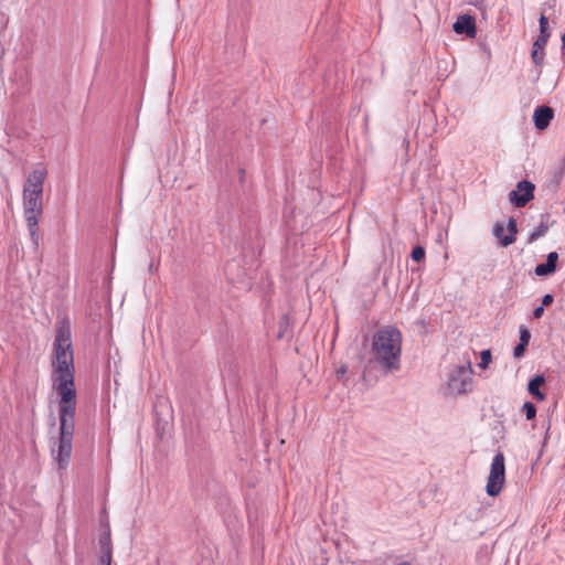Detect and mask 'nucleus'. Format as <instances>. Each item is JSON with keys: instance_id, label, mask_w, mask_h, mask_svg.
I'll return each instance as SVG.
<instances>
[{"instance_id": "obj_27", "label": "nucleus", "mask_w": 565, "mask_h": 565, "mask_svg": "<svg viewBox=\"0 0 565 565\" xmlns=\"http://www.w3.org/2000/svg\"><path fill=\"white\" fill-rule=\"evenodd\" d=\"M562 43H563V46H565V34L562 35Z\"/></svg>"}, {"instance_id": "obj_9", "label": "nucleus", "mask_w": 565, "mask_h": 565, "mask_svg": "<svg viewBox=\"0 0 565 565\" xmlns=\"http://www.w3.org/2000/svg\"><path fill=\"white\" fill-rule=\"evenodd\" d=\"M454 31L457 34H467L468 36H476V22L475 19L469 14L460 15L452 25Z\"/></svg>"}, {"instance_id": "obj_11", "label": "nucleus", "mask_w": 565, "mask_h": 565, "mask_svg": "<svg viewBox=\"0 0 565 565\" xmlns=\"http://www.w3.org/2000/svg\"><path fill=\"white\" fill-rule=\"evenodd\" d=\"M545 383V377L542 374L535 375L527 383L529 393L537 401H544L545 394L540 391V387Z\"/></svg>"}, {"instance_id": "obj_15", "label": "nucleus", "mask_w": 565, "mask_h": 565, "mask_svg": "<svg viewBox=\"0 0 565 565\" xmlns=\"http://www.w3.org/2000/svg\"><path fill=\"white\" fill-rule=\"evenodd\" d=\"M544 47L545 45L536 46V41L533 43V50L531 55L534 64L537 66H541L544 62Z\"/></svg>"}, {"instance_id": "obj_20", "label": "nucleus", "mask_w": 565, "mask_h": 565, "mask_svg": "<svg viewBox=\"0 0 565 565\" xmlns=\"http://www.w3.org/2000/svg\"><path fill=\"white\" fill-rule=\"evenodd\" d=\"M412 258L415 262H422L425 258V249L422 246H415L412 250Z\"/></svg>"}, {"instance_id": "obj_6", "label": "nucleus", "mask_w": 565, "mask_h": 565, "mask_svg": "<svg viewBox=\"0 0 565 565\" xmlns=\"http://www.w3.org/2000/svg\"><path fill=\"white\" fill-rule=\"evenodd\" d=\"M535 185L527 180L518 182L516 189L509 193V201L515 207L525 206L534 198Z\"/></svg>"}, {"instance_id": "obj_7", "label": "nucleus", "mask_w": 565, "mask_h": 565, "mask_svg": "<svg viewBox=\"0 0 565 565\" xmlns=\"http://www.w3.org/2000/svg\"><path fill=\"white\" fill-rule=\"evenodd\" d=\"M47 177L46 169L39 164L30 174L28 175L24 186L23 194H43L44 181Z\"/></svg>"}, {"instance_id": "obj_25", "label": "nucleus", "mask_w": 565, "mask_h": 565, "mask_svg": "<svg viewBox=\"0 0 565 565\" xmlns=\"http://www.w3.org/2000/svg\"><path fill=\"white\" fill-rule=\"evenodd\" d=\"M543 313H544V307L543 306L536 307L533 310V312H532L533 318H535V319H540L543 316Z\"/></svg>"}, {"instance_id": "obj_17", "label": "nucleus", "mask_w": 565, "mask_h": 565, "mask_svg": "<svg viewBox=\"0 0 565 565\" xmlns=\"http://www.w3.org/2000/svg\"><path fill=\"white\" fill-rule=\"evenodd\" d=\"M99 545H100L102 552L113 551L110 533L109 532H107V533H105L104 535L100 536Z\"/></svg>"}, {"instance_id": "obj_2", "label": "nucleus", "mask_w": 565, "mask_h": 565, "mask_svg": "<svg viewBox=\"0 0 565 565\" xmlns=\"http://www.w3.org/2000/svg\"><path fill=\"white\" fill-rule=\"evenodd\" d=\"M403 334L394 326H384L376 330L372 337L371 362L382 371L395 372L401 369Z\"/></svg>"}, {"instance_id": "obj_3", "label": "nucleus", "mask_w": 565, "mask_h": 565, "mask_svg": "<svg viewBox=\"0 0 565 565\" xmlns=\"http://www.w3.org/2000/svg\"><path fill=\"white\" fill-rule=\"evenodd\" d=\"M42 195L22 194L24 217L34 250L40 244L39 218L43 212Z\"/></svg>"}, {"instance_id": "obj_14", "label": "nucleus", "mask_w": 565, "mask_h": 565, "mask_svg": "<svg viewBox=\"0 0 565 565\" xmlns=\"http://www.w3.org/2000/svg\"><path fill=\"white\" fill-rule=\"evenodd\" d=\"M547 231H548V224L542 220L541 223L530 233L527 243L532 244L537 238L545 235V233Z\"/></svg>"}, {"instance_id": "obj_4", "label": "nucleus", "mask_w": 565, "mask_h": 565, "mask_svg": "<svg viewBox=\"0 0 565 565\" xmlns=\"http://www.w3.org/2000/svg\"><path fill=\"white\" fill-rule=\"evenodd\" d=\"M505 458L502 452H497L492 459L490 473L487 481V494L497 497L505 481Z\"/></svg>"}, {"instance_id": "obj_5", "label": "nucleus", "mask_w": 565, "mask_h": 565, "mask_svg": "<svg viewBox=\"0 0 565 565\" xmlns=\"http://www.w3.org/2000/svg\"><path fill=\"white\" fill-rule=\"evenodd\" d=\"M472 377L470 365H458L449 374L448 390L454 395L466 394L471 391Z\"/></svg>"}, {"instance_id": "obj_12", "label": "nucleus", "mask_w": 565, "mask_h": 565, "mask_svg": "<svg viewBox=\"0 0 565 565\" xmlns=\"http://www.w3.org/2000/svg\"><path fill=\"white\" fill-rule=\"evenodd\" d=\"M548 20L544 14L540 17V35L536 39V46L546 45L550 33L547 32Z\"/></svg>"}, {"instance_id": "obj_23", "label": "nucleus", "mask_w": 565, "mask_h": 565, "mask_svg": "<svg viewBox=\"0 0 565 565\" xmlns=\"http://www.w3.org/2000/svg\"><path fill=\"white\" fill-rule=\"evenodd\" d=\"M111 555H113V551H105V552H102V555H100V564L102 565H111Z\"/></svg>"}, {"instance_id": "obj_10", "label": "nucleus", "mask_w": 565, "mask_h": 565, "mask_svg": "<svg viewBox=\"0 0 565 565\" xmlns=\"http://www.w3.org/2000/svg\"><path fill=\"white\" fill-rule=\"evenodd\" d=\"M558 262V254L556 252L548 253L546 257V262L543 264H539L534 273L537 276H550L555 273Z\"/></svg>"}, {"instance_id": "obj_24", "label": "nucleus", "mask_w": 565, "mask_h": 565, "mask_svg": "<svg viewBox=\"0 0 565 565\" xmlns=\"http://www.w3.org/2000/svg\"><path fill=\"white\" fill-rule=\"evenodd\" d=\"M554 301V297L551 294H546L542 298V306H550Z\"/></svg>"}, {"instance_id": "obj_16", "label": "nucleus", "mask_w": 565, "mask_h": 565, "mask_svg": "<svg viewBox=\"0 0 565 565\" xmlns=\"http://www.w3.org/2000/svg\"><path fill=\"white\" fill-rule=\"evenodd\" d=\"M526 419H533L536 416V407L531 402H525L522 406Z\"/></svg>"}, {"instance_id": "obj_1", "label": "nucleus", "mask_w": 565, "mask_h": 565, "mask_svg": "<svg viewBox=\"0 0 565 565\" xmlns=\"http://www.w3.org/2000/svg\"><path fill=\"white\" fill-rule=\"evenodd\" d=\"M71 337L70 322L67 320L58 321L52 361V385L60 396V438L56 452L53 450L58 470L66 469L70 463L75 430L76 388L74 382V352Z\"/></svg>"}, {"instance_id": "obj_8", "label": "nucleus", "mask_w": 565, "mask_h": 565, "mask_svg": "<svg viewBox=\"0 0 565 565\" xmlns=\"http://www.w3.org/2000/svg\"><path fill=\"white\" fill-rule=\"evenodd\" d=\"M554 118V109L547 105L537 106L533 113V122L536 129L545 130Z\"/></svg>"}, {"instance_id": "obj_28", "label": "nucleus", "mask_w": 565, "mask_h": 565, "mask_svg": "<svg viewBox=\"0 0 565 565\" xmlns=\"http://www.w3.org/2000/svg\"><path fill=\"white\" fill-rule=\"evenodd\" d=\"M398 565H412L409 562H402Z\"/></svg>"}, {"instance_id": "obj_21", "label": "nucleus", "mask_w": 565, "mask_h": 565, "mask_svg": "<svg viewBox=\"0 0 565 565\" xmlns=\"http://www.w3.org/2000/svg\"><path fill=\"white\" fill-rule=\"evenodd\" d=\"M504 225L502 223H497L493 226V235L498 238L499 243L502 245V238H504Z\"/></svg>"}, {"instance_id": "obj_22", "label": "nucleus", "mask_w": 565, "mask_h": 565, "mask_svg": "<svg viewBox=\"0 0 565 565\" xmlns=\"http://www.w3.org/2000/svg\"><path fill=\"white\" fill-rule=\"evenodd\" d=\"M526 347H527L526 344H523V343L519 342V344L515 345L514 349H513V356L515 359L522 358L524 355Z\"/></svg>"}, {"instance_id": "obj_13", "label": "nucleus", "mask_w": 565, "mask_h": 565, "mask_svg": "<svg viewBox=\"0 0 565 565\" xmlns=\"http://www.w3.org/2000/svg\"><path fill=\"white\" fill-rule=\"evenodd\" d=\"M508 231H509V235H507V236H504V238H502L503 247H507L515 242L518 226H516V221L513 217L509 218V221H508Z\"/></svg>"}, {"instance_id": "obj_26", "label": "nucleus", "mask_w": 565, "mask_h": 565, "mask_svg": "<svg viewBox=\"0 0 565 565\" xmlns=\"http://www.w3.org/2000/svg\"><path fill=\"white\" fill-rule=\"evenodd\" d=\"M338 373L344 374V373H345V369H344V367L340 369V370L338 371Z\"/></svg>"}, {"instance_id": "obj_19", "label": "nucleus", "mask_w": 565, "mask_h": 565, "mask_svg": "<svg viewBox=\"0 0 565 565\" xmlns=\"http://www.w3.org/2000/svg\"><path fill=\"white\" fill-rule=\"evenodd\" d=\"M519 333H520V343L529 345V342L531 339V333H530L529 329L525 326H521L519 329Z\"/></svg>"}, {"instance_id": "obj_18", "label": "nucleus", "mask_w": 565, "mask_h": 565, "mask_svg": "<svg viewBox=\"0 0 565 565\" xmlns=\"http://www.w3.org/2000/svg\"><path fill=\"white\" fill-rule=\"evenodd\" d=\"M492 355L490 350H483L480 355L479 366L481 369H487L489 363L491 362Z\"/></svg>"}]
</instances>
